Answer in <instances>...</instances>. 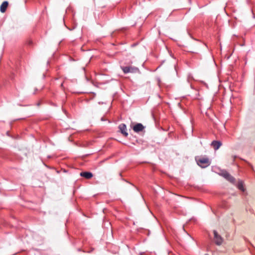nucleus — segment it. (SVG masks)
Masks as SVG:
<instances>
[{
    "instance_id": "nucleus-13",
    "label": "nucleus",
    "mask_w": 255,
    "mask_h": 255,
    "mask_svg": "<svg viewBox=\"0 0 255 255\" xmlns=\"http://www.w3.org/2000/svg\"><path fill=\"white\" fill-rule=\"evenodd\" d=\"M222 175L227 179V178L229 177V176L230 175V174L228 173L227 172H223L222 174Z\"/></svg>"
},
{
    "instance_id": "nucleus-3",
    "label": "nucleus",
    "mask_w": 255,
    "mask_h": 255,
    "mask_svg": "<svg viewBox=\"0 0 255 255\" xmlns=\"http://www.w3.org/2000/svg\"><path fill=\"white\" fill-rule=\"evenodd\" d=\"M119 128L121 133L125 136L128 135V133L126 131L127 127L125 124H122L119 125Z\"/></svg>"
},
{
    "instance_id": "nucleus-1",
    "label": "nucleus",
    "mask_w": 255,
    "mask_h": 255,
    "mask_svg": "<svg viewBox=\"0 0 255 255\" xmlns=\"http://www.w3.org/2000/svg\"><path fill=\"white\" fill-rule=\"evenodd\" d=\"M196 160L198 165L202 168H206L209 166L211 163L209 158L205 157L196 158Z\"/></svg>"
},
{
    "instance_id": "nucleus-8",
    "label": "nucleus",
    "mask_w": 255,
    "mask_h": 255,
    "mask_svg": "<svg viewBox=\"0 0 255 255\" xmlns=\"http://www.w3.org/2000/svg\"><path fill=\"white\" fill-rule=\"evenodd\" d=\"M237 187L239 189H240L243 192L245 191V188H244L243 182L241 180H239L238 181Z\"/></svg>"
},
{
    "instance_id": "nucleus-9",
    "label": "nucleus",
    "mask_w": 255,
    "mask_h": 255,
    "mask_svg": "<svg viewBox=\"0 0 255 255\" xmlns=\"http://www.w3.org/2000/svg\"><path fill=\"white\" fill-rule=\"evenodd\" d=\"M123 70L125 73L130 72V67H125L123 68Z\"/></svg>"
},
{
    "instance_id": "nucleus-7",
    "label": "nucleus",
    "mask_w": 255,
    "mask_h": 255,
    "mask_svg": "<svg viewBox=\"0 0 255 255\" xmlns=\"http://www.w3.org/2000/svg\"><path fill=\"white\" fill-rule=\"evenodd\" d=\"M80 175L82 177H85L86 179H90L93 176V174L91 172H83L80 173Z\"/></svg>"
},
{
    "instance_id": "nucleus-6",
    "label": "nucleus",
    "mask_w": 255,
    "mask_h": 255,
    "mask_svg": "<svg viewBox=\"0 0 255 255\" xmlns=\"http://www.w3.org/2000/svg\"><path fill=\"white\" fill-rule=\"evenodd\" d=\"M8 3L7 1H4L0 6V11L2 13H4L8 6Z\"/></svg>"
},
{
    "instance_id": "nucleus-10",
    "label": "nucleus",
    "mask_w": 255,
    "mask_h": 255,
    "mask_svg": "<svg viewBox=\"0 0 255 255\" xmlns=\"http://www.w3.org/2000/svg\"><path fill=\"white\" fill-rule=\"evenodd\" d=\"M227 180L231 182V183H234L235 181V179L234 177L231 176L230 174L229 177L227 178Z\"/></svg>"
},
{
    "instance_id": "nucleus-12",
    "label": "nucleus",
    "mask_w": 255,
    "mask_h": 255,
    "mask_svg": "<svg viewBox=\"0 0 255 255\" xmlns=\"http://www.w3.org/2000/svg\"><path fill=\"white\" fill-rule=\"evenodd\" d=\"M138 71H139V70L137 68L130 67V72L131 73H135V72H137Z\"/></svg>"
},
{
    "instance_id": "nucleus-5",
    "label": "nucleus",
    "mask_w": 255,
    "mask_h": 255,
    "mask_svg": "<svg viewBox=\"0 0 255 255\" xmlns=\"http://www.w3.org/2000/svg\"><path fill=\"white\" fill-rule=\"evenodd\" d=\"M211 145L213 146L215 150H217L222 145V143L219 141L214 140L212 142Z\"/></svg>"
},
{
    "instance_id": "nucleus-11",
    "label": "nucleus",
    "mask_w": 255,
    "mask_h": 255,
    "mask_svg": "<svg viewBox=\"0 0 255 255\" xmlns=\"http://www.w3.org/2000/svg\"><path fill=\"white\" fill-rule=\"evenodd\" d=\"M227 180L231 182V183H234L235 181V179L234 177L231 176L230 174L229 177L227 178Z\"/></svg>"
},
{
    "instance_id": "nucleus-2",
    "label": "nucleus",
    "mask_w": 255,
    "mask_h": 255,
    "mask_svg": "<svg viewBox=\"0 0 255 255\" xmlns=\"http://www.w3.org/2000/svg\"><path fill=\"white\" fill-rule=\"evenodd\" d=\"M214 240L217 245H221L223 242L222 238L218 234L216 231H214Z\"/></svg>"
},
{
    "instance_id": "nucleus-4",
    "label": "nucleus",
    "mask_w": 255,
    "mask_h": 255,
    "mask_svg": "<svg viewBox=\"0 0 255 255\" xmlns=\"http://www.w3.org/2000/svg\"><path fill=\"white\" fill-rule=\"evenodd\" d=\"M144 129V127L141 124H137L133 127V130L135 132H139Z\"/></svg>"
}]
</instances>
